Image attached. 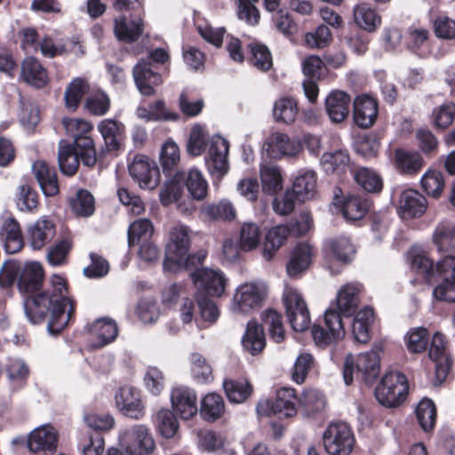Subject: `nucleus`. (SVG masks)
I'll return each mask as SVG.
<instances>
[{"instance_id": "f257e3e1", "label": "nucleus", "mask_w": 455, "mask_h": 455, "mask_svg": "<svg viewBox=\"0 0 455 455\" xmlns=\"http://www.w3.org/2000/svg\"><path fill=\"white\" fill-rule=\"evenodd\" d=\"M52 293L41 291L29 296L24 302L27 317L32 323H38L45 317L52 308L51 317L47 324L51 334L60 333L68 323L74 313L73 301L65 295L67 283L60 275L51 278Z\"/></svg>"}, {"instance_id": "f03ea898", "label": "nucleus", "mask_w": 455, "mask_h": 455, "mask_svg": "<svg viewBox=\"0 0 455 455\" xmlns=\"http://www.w3.org/2000/svg\"><path fill=\"white\" fill-rule=\"evenodd\" d=\"M190 246L189 228L183 225L173 227L169 231L168 242L165 246L164 270L176 273L202 265L206 255L203 252L189 253Z\"/></svg>"}, {"instance_id": "7ed1b4c3", "label": "nucleus", "mask_w": 455, "mask_h": 455, "mask_svg": "<svg viewBox=\"0 0 455 455\" xmlns=\"http://www.w3.org/2000/svg\"><path fill=\"white\" fill-rule=\"evenodd\" d=\"M262 324L255 321L247 323L245 333L242 339L244 349L252 355L260 354L266 347L264 327L267 329L269 337L276 343L285 339V330L283 315L275 309L268 308L261 313Z\"/></svg>"}, {"instance_id": "20e7f679", "label": "nucleus", "mask_w": 455, "mask_h": 455, "mask_svg": "<svg viewBox=\"0 0 455 455\" xmlns=\"http://www.w3.org/2000/svg\"><path fill=\"white\" fill-rule=\"evenodd\" d=\"M159 162L163 173L169 179L160 192L161 202L167 204L178 199L179 188L185 179V172L180 170V150L172 139L162 145Z\"/></svg>"}, {"instance_id": "39448f33", "label": "nucleus", "mask_w": 455, "mask_h": 455, "mask_svg": "<svg viewBox=\"0 0 455 455\" xmlns=\"http://www.w3.org/2000/svg\"><path fill=\"white\" fill-rule=\"evenodd\" d=\"M44 270L39 262L32 261L24 265L15 262L3 266L0 270V285L10 286L16 281L21 292L34 296L40 293L43 283Z\"/></svg>"}, {"instance_id": "423d86ee", "label": "nucleus", "mask_w": 455, "mask_h": 455, "mask_svg": "<svg viewBox=\"0 0 455 455\" xmlns=\"http://www.w3.org/2000/svg\"><path fill=\"white\" fill-rule=\"evenodd\" d=\"M170 60V55L164 48L151 51L147 59H141L134 67L133 76L136 85L142 95L156 94V86L162 84V76L154 70L153 63L164 64Z\"/></svg>"}, {"instance_id": "0eeeda50", "label": "nucleus", "mask_w": 455, "mask_h": 455, "mask_svg": "<svg viewBox=\"0 0 455 455\" xmlns=\"http://www.w3.org/2000/svg\"><path fill=\"white\" fill-rule=\"evenodd\" d=\"M379 356L373 351L359 354L356 357L351 354L347 355L343 366L346 385L353 383L354 376L366 385H371L379 375Z\"/></svg>"}, {"instance_id": "6e6552de", "label": "nucleus", "mask_w": 455, "mask_h": 455, "mask_svg": "<svg viewBox=\"0 0 455 455\" xmlns=\"http://www.w3.org/2000/svg\"><path fill=\"white\" fill-rule=\"evenodd\" d=\"M116 455H151L155 449V440L146 425L138 424L120 430Z\"/></svg>"}, {"instance_id": "1a4fd4ad", "label": "nucleus", "mask_w": 455, "mask_h": 455, "mask_svg": "<svg viewBox=\"0 0 455 455\" xmlns=\"http://www.w3.org/2000/svg\"><path fill=\"white\" fill-rule=\"evenodd\" d=\"M299 395L295 388L283 387L276 390L274 398L259 401L256 411L259 416L289 419L297 415Z\"/></svg>"}, {"instance_id": "9d476101", "label": "nucleus", "mask_w": 455, "mask_h": 455, "mask_svg": "<svg viewBox=\"0 0 455 455\" xmlns=\"http://www.w3.org/2000/svg\"><path fill=\"white\" fill-rule=\"evenodd\" d=\"M409 394L406 376L400 371L387 372L375 388V397L385 407L401 405Z\"/></svg>"}, {"instance_id": "9b49d317", "label": "nucleus", "mask_w": 455, "mask_h": 455, "mask_svg": "<svg viewBox=\"0 0 455 455\" xmlns=\"http://www.w3.org/2000/svg\"><path fill=\"white\" fill-rule=\"evenodd\" d=\"M311 335L318 347H327L345 336L344 323L340 314L328 308L322 319H317L311 328Z\"/></svg>"}, {"instance_id": "f8f14e48", "label": "nucleus", "mask_w": 455, "mask_h": 455, "mask_svg": "<svg viewBox=\"0 0 455 455\" xmlns=\"http://www.w3.org/2000/svg\"><path fill=\"white\" fill-rule=\"evenodd\" d=\"M323 443L325 451L331 455H349L354 449L355 438L347 423L337 421L328 425L323 435Z\"/></svg>"}, {"instance_id": "ddd939ff", "label": "nucleus", "mask_w": 455, "mask_h": 455, "mask_svg": "<svg viewBox=\"0 0 455 455\" xmlns=\"http://www.w3.org/2000/svg\"><path fill=\"white\" fill-rule=\"evenodd\" d=\"M62 124L67 132L74 138L75 147L85 150L83 164L91 167L95 164L96 151L92 139L89 136L92 125L83 119H63Z\"/></svg>"}, {"instance_id": "4468645a", "label": "nucleus", "mask_w": 455, "mask_h": 455, "mask_svg": "<svg viewBox=\"0 0 455 455\" xmlns=\"http://www.w3.org/2000/svg\"><path fill=\"white\" fill-rule=\"evenodd\" d=\"M355 251L349 238L346 236L330 238L323 247V266L332 275L338 274L339 269L336 267L349 263Z\"/></svg>"}, {"instance_id": "2eb2a0df", "label": "nucleus", "mask_w": 455, "mask_h": 455, "mask_svg": "<svg viewBox=\"0 0 455 455\" xmlns=\"http://www.w3.org/2000/svg\"><path fill=\"white\" fill-rule=\"evenodd\" d=\"M196 287V297H220L226 289L227 279L220 270L197 268L191 274Z\"/></svg>"}, {"instance_id": "dca6fc26", "label": "nucleus", "mask_w": 455, "mask_h": 455, "mask_svg": "<svg viewBox=\"0 0 455 455\" xmlns=\"http://www.w3.org/2000/svg\"><path fill=\"white\" fill-rule=\"evenodd\" d=\"M437 277L442 278L433 290L435 300L455 302V256L448 254L436 262Z\"/></svg>"}, {"instance_id": "f3484780", "label": "nucleus", "mask_w": 455, "mask_h": 455, "mask_svg": "<svg viewBox=\"0 0 455 455\" xmlns=\"http://www.w3.org/2000/svg\"><path fill=\"white\" fill-rule=\"evenodd\" d=\"M116 407L124 417L134 420L141 419L146 414L141 391L130 383L119 387Z\"/></svg>"}, {"instance_id": "a211bd4d", "label": "nucleus", "mask_w": 455, "mask_h": 455, "mask_svg": "<svg viewBox=\"0 0 455 455\" xmlns=\"http://www.w3.org/2000/svg\"><path fill=\"white\" fill-rule=\"evenodd\" d=\"M283 301L291 328L297 332L307 330L310 314L302 296L295 290H289L283 293Z\"/></svg>"}, {"instance_id": "6ab92c4d", "label": "nucleus", "mask_w": 455, "mask_h": 455, "mask_svg": "<svg viewBox=\"0 0 455 455\" xmlns=\"http://www.w3.org/2000/svg\"><path fill=\"white\" fill-rule=\"evenodd\" d=\"M129 173L141 188L154 189L161 181V173L156 163L144 155H137L128 166Z\"/></svg>"}, {"instance_id": "aec40b11", "label": "nucleus", "mask_w": 455, "mask_h": 455, "mask_svg": "<svg viewBox=\"0 0 455 455\" xmlns=\"http://www.w3.org/2000/svg\"><path fill=\"white\" fill-rule=\"evenodd\" d=\"M379 116V101L368 94L357 95L353 102V120L361 129L371 128Z\"/></svg>"}, {"instance_id": "412c9836", "label": "nucleus", "mask_w": 455, "mask_h": 455, "mask_svg": "<svg viewBox=\"0 0 455 455\" xmlns=\"http://www.w3.org/2000/svg\"><path fill=\"white\" fill-rule=\"evenodd\" d=\"M171 403L174 413L182 419H191L197 414V395L191 387L179 386L172 388Z\"/></svg>"}, {"instance_id": "4be33fe9", "label": "nucleus", "mask_w": 455, "mask_h": 455, "mask_svg": "<svg viewBox=\"0 0 455 455\" xmlns=\"http://www.w3.org/2000/svg\"><path fill=\"white\" fill-rule=\"evenodd\" d=\"M397 212L403 220L423 216L428 207L427 197L415 189H405L399 196Z\"/></svg>"}, {"instance_id": "5701e85b", "label": "nucleus", "mask_w": 455, "mask_h": 455, "mask_svg": "<svg viewBox=\"0 0 455 455\" xmlns=\"http://www.w3.org/2000/svg\"><path fill=\"white\" fill-rule=\"evenodd\" d=\"M229 145L227 140L220 135L212 136L209 148V160L206 161L212 175L218 178L225 176L229 169L228 155Z\"/></svg>"}, {"instance_id": "b1692460", "label": "nucleus", "mask_w": 455, "mask_h": 455, "mask_svg": "<svg viewBox=\"0 0 455 455\" xmlns=\"http://www.w3.org/2000/svg\"><path fill=\"white\" fill-rule=\"evenodd\" d=\"M392 162L396 171L406 176L417 175L425 165V161L419 152L402 148L394 150Z\"/></svg>"}, {"instance_id": "393cba45", "label": "nucleus", "mask_w": 455, "mask_h": 455, "mask_svg": "<svg viewBox=\"0 0 455 455\" xmlns=\"http://www.w3.org/2000/svg\"><path fill=\"white\" fill-rule=\"evenodd\" d=\"M144 32V21L140 14L130 13L116 19V37L127 44L136 42Z\"/></svg>"}, {"instance_id": "a878e982", "label": "nucleus", "mask_w": 455, "mask_h": 455, "mask_svg": "<svg viewBox=\"0 0 455 455\" xmlns=\"http://www.w3.org/2000/svg\"><path fill=\"white\" fill-rule=\"evenodd\" d=\"M55 234V224L43 217L28 228V241L34 250H41L53 239Z\"/></svg>"}, {"instance_id": "bb28decb", "label": "nucleus", "mask_w": 455, "mask_h": 455, "mask_svg": "<svg viewBox=\"0 0 455 455\" xmlns=\"http://www.w3.org/2000/svg\"><path fill=\"white\" fill-rule=\"evenodd\" d=\"M58 433L51 425H43L30 432L28 447L33 452L53 451L57 447Z\"/></svg>"}, {"instance_id": "cd10ccee", "label": "nucleus", "mask_w": 455, "mask_h": 455, "mask_svg": "<svg viewBox=\"0 0 455 455\" xmlns=\"http://www.w3.org/2000/svg\"><path fill=\"white\" fill-rule=\"evenodd\" d=\"M351 96L343 91H333L325 99V109L331 121L342 123L349 115Z\"/></svg>"}, {"instance_id": "c85d7f7f", "label": "nucleus", "mask_w": 455, "mask_h": 455, "mask_svg": "<svg viewBox=\"0 0 455 455\" xmlns=\"http://www.w3.org/2000/svg\"><path fill=\"white\" fill-rule=\"evenodd\" d=\"M86 330L92 335V348H101L114 340V320L111 317L98 318L87 324Z\"/></svg>"}, {"instance_id": "c756f323", "label": "nucleus", "mask_w": 455, "mask_h": 455, "mask_svg": "<svg viewBox=\"0 0 455 455\" xmlns=\"http://www.w3.org/2000/svg\"><path fill=\"white\" fill-rule=\"evenodd\" d=\"M84 153H85V150L60 140L59 143L58 163L61 172L68 176L74 175L77 171L79 162L83 163Z\"/></svg>"}, {"instance_id": "7c9ffc66", "label": "nucleus", "mask_w": 455, "mask_h": 455, "mask_svg": "<svg viewBox=\"0 0 455 455\" xmlns=\"http://www.w3.org/2000/svg\"><path fill=\"white\" fill-rule=\"evenodd\" d=\"M361 288L356 283H347L339 289L337 295V311L341 316L350 317L355 315L360 304Z\"/></svg>"}, {"instance_id": "2f4dec72", "label": "nucleus", "mask_w": 455, "mask_h": 455, "mask_svg": "<svg viewBox=\"0 0 455 455\" xmlns=\"http://www.w3.org/2000/svg\"><path fill=\"white\" fill-rule=\"evenodd\" d=\"M263 299V291L254 283L240 285L234 297L239 310L243 313H249L260 307Z\"/></svg>"}, {"instance_id": "473e14b6", "label": "nucleus", "mask_w": 455, "mask_h": 455, "mask_svg": "<svg viewBox=\"0 0 455 455\" xmlns=\"http://www.w3.org/2000/svg\"><path fill=\"white\" fill-rule=\"evenodd\" d=\"M292 229L287 225L271 228L265 235L262 255L266 260H271L277 251L285 243Z\"/></svg>"}, {"instance_id": "72a5a7b5", "label": "nucleus", "mask_w": 455, "mask_h": 455, "mask_svg": "<svg viewBox=\"0 0 455 455\" xmlns=\"http://www.w3.org/2000/svg\"><path fill=\"white\" fill-rule=\"evenodd\" d=\"M430 33L427 28L410 27L405 34L407 48L419 57L426 58L432 52Z\"/></svg>"}, {"instance_id": "f704fd0d", "label": "nucleus", "mask_w": 455, "mask_h": 455, "mask_svg": "<svg viewBox=\"0 0 455 455\" xmlns=\"http://www.w3.org/2000/svg\"><path fill=\"white\" fill-rule=\"evenodd\" d=\"M32 172L46 196H54L59 193L57 174L53 168L44 161H36L32 164Z\"/></svg>"}, {"instance_id": "c9c22d12", "label": "nucleus", "mask_w": 455, "mask_h": 455, "mask_svg": "<svg viewBox=\"0 0 455 455\" xmlns=\"http://www.w3.org/2000/svg\"><path fill=\"white\" fill-rule=\"evenodd\" d=\"M374 318V311L370 307H364L355 314L352 323V332L357 342L366 344L371 339V326Z\"/></svg>"}, {"instance_id": "e433bc0d", "label": "nucleus", "mask_w": 455, "mask_h": 455, "mask_svg": "<svg viewBox=\"0 0 455 455\" xmlns=\"http://www.w3.org/2000/svg\"><path fill=\"white\" fill-rule=\"evenodd\" d=\"M210 134L205 126L196 124L189 132L186 143L187 154L191 157H196L203 155L207 148L211 146Z\"/></svg>"}, {"instance_id": "4c0bfd02", "label": "nucleus", "mask_w": 455, "mask_h": 455, "mask_svg": "<svg viewBox=\"0 0 455 455\" xmlns=\"http://www.w3.org/2000/svg\"><path fill=\"white\" fill-rule=\"evenodd\" d=\"M312 248L307 243H299L293 250L291 257L286 265L289 276L297 277L306 271L311 264Z\"/></svg>"}, {"instance_id": "58836bf2", "label": "nucleus", "mask_w": 455, "mask_h": 455, "mask_svg": "<svg viewBox=\"0 0 455 455\" xmlns=\"http://www.w3.org/2000/svg\"><path fill=\"white\" fill-rule=\"evenodd\" d=\"M433 241L439 251L455 253V223L449 220L440 221L434 231Z\"/></svg>"}, {"instance_id": "ea45409f", "label": "nucleus", "mask_w": 455, "mask_h": 455, "mask_svg": "<svg viewBox=\"0 0 455 455\" xmlns=\"http://www.w3.org/2000/svg\"><path fill=\"white\" fill-rule=\"evenodd\" d=\"M371 201L361 196L349 195L340 204V212L348 220H362L369 212Z\"/></svg>"}, {"instance_id": "a19ab883", "label": "nucleus", "mask_w": 455, "mask_h": 455, "mask_svg": "<svg viewBox=\"0 0 455 455\" xmlns=\"http://www.w3.org/2000/svg\"><path fill=\"white\" fill-rule=\"evenodd\" d=\"M1 236L7 253L13 254L23 247V237L20 224L12 218L6 219L2 226Z\"/></svg>"}, {"instance_id": "79ce46f5", "label": "nucleus", "mask_w": 455, "mask_h": 455, "mask_svg": "<svg viewBox=\"0 0 455 455\" xmlns=\"http://www.w3.org/2000/svg\"><path fill=\"white\" fill-rule=\"evenodd\" d=\"M411 270L422 279L425 283L432 284L437 280L436 263L425 253L419 252L411 255Z\"/></svg>"}, {"instance_id": "37998d69", "label": "nucleus", "mask_w": 455, "mask_h": 455, "mask_svg": "<svg viewBox=\"0 0 455 455\" xmlns=\"http://www.w3.org/2000/svg\"><path fill=\"white\" fill-rule=\"evenodd\" d=\"M225 410V402L220 395L209 393L202 398L200 415L204 420L213 423L224 415Z\"/></svg>"}, {"instance_id": "c03bdc74", "label": "nucleus", "mask_w": 455, "mask_h": 455, "mask_svg": "<svg viewBox=\"0 0 455 455\" xmlns=\"http://www.w3.org/2000/svg\"><path fill=\"white\" fill-rule=\"evenodd\" d=\"M21 76L29 84L42 88L48 83V75L41 63L33 57L26 58L21 66Z\"/></svg>"}, {"instance_id": "a18cd8bd", "label": "nucleus", "mask_w": 455, "mask_h": 455, "mask_svg": "<svg viewBox=\"0 0 455 455\" xmlns=\"http://www.w3.org/2000/svg\"><path fill=\"white\" fill-rule=\"evenodd\" d=\"M223 387L232 403H244L253 393V386L246 379H227L223 381Z\"/></svg>"}, {"instance_id": "49530a36", "label": "nucleus", "mask_w": 455, "mask_h": 455, "mask_svg": "<svg viewBox=\"0 0 455 455\" xmlns=\"http://www.w3.org/2000/svg\"><path fill=\"white\" fill-rule=\"evenodd\" d=\"M420 185L427 196L438 200L445 188L444 175L441 171L430 168L421 177Z\"/></svg>"}, {"instance_id": "de8ad7c7", "label": "nucleus", "mask_w": 455, "mask_h": 455, "mask_svg": "<svg viewBox=\"0 0 455 455\" xmlns=\"http://www.w3.org/2000/svg\"><path fill=\"white\" fill-rule=\"evenodd\" d=\"M350 163V156L347 150H336L324 153L321 157V165L327 174H341L346 172Z\"/></svg>"}, {"instance_id": "09e8293b", "label": "nucleus", "mask_w": 455, "mask_h": 455, "mask_svg": "<svg viewBox=\"0 0 455 455\" xmlns=\"http://www.w3.org/2000/svg\"><path fill=\"white\" fill-rule=\"evenodd\" d=\"M183 185L186 186L191 196L196 200H202L207 195L208 184L201 172L196 168H191L188 173L185 172V179L180 184L179 194Z\"/></svg>"}, {"instance_id": "8fccbe9b", "label": "nucleus", "mask_w": 455, "mask_h": 455, "mask_svg": "<svg viewBox=\"0 0 455 455\" xmlns=\"http://www.w3.org/2000/svg\"><path fill=\"white\" fill-rule=\"evenodd\" d=\"M382 135L379 132H371L360 136L355 141V151L364 158L377 157L381 147Z\"/></svg>"}, {"instance_id": "3c124183", "label": "nucleus", "mask_w": 455, "mask_h": 455, "mask_svg": "<svg viewBox=\"0 0 455 455\" xmlns=\"http://www.w3.org/2000/svg\"><path fill=\"white\" fill-rule=\"evenodd\" d=\"M317 176L314 171H307L296 177L292 191L296 199L305 201L314 196L316 188Z\"/></svg>"}, {"instance_id": "603ef678", "label": "nucleus", "mask_w": 455, "mask_h": 455, "mask_svg": "<svg viewBox=\"0 0 455 455\" xmlns=\"http://www.w3.org/2000/svg\"><path fill=\"white\" fill-rule=\"evenodd\" d=\"M430 333L425 327L411 328L404 336L408 351L411 354H420L428 348Z\"/></svg>"}, {"instance_id": "864d4df0", "label": "nucleus", "mask_w": 455, "mask_h": 455, "mask_svg": "<svg viewBox=\"0 0 455 455\" xmlns=\"http://www.w3.org/2000/svg\"><path fill=\"white\" fill-rule=\"evenodd\" d=\"M416 418L425 432L431 431L436 423V407L435 403L429 398H423L418 403L416 410Z\"/></svg>"}, {"instance_id": "5fc2aeb1", "label": "nucleus", "mask_w": 455, "mask_h": 455, "mask_svg": "<svg viewBox=\"0 0 455 455\" xmlns=\"http://www.w3.org/2000/svg\"><path fill=\"white\" fill-rule=\"evenodd\" d=\"M191 372L194 379L200 384H209L213 381L212 367L207 359L200 353H193L190 356Z\"/></svg>"}, {"instance_id": "6e6d98bb", "label": "nucleus", "mask_w": 455, "mask_h": 455, "mask_svg": "<svg viewBox=\"0 0 455 455\" xmlns=\"http://www.w3.org/2000/svg\"><path fill=\"white\" fill-rule=\"evenodd\" d=\"M17 207L22 212H33L39 204L38 194L27 182L17 186L14 193Z\"/></svg>"}, {"instance_id": "4d7b16f0", "label": "nucleus", "mask_w": 455, "mask_h": 455, "mask_svg": "<svg viewBox=\"0 0 455 455\" xmlns=\"http://www.w3.org/2000/svg\"><path fill=\"white\" fill-rule=\"evenodd\" d=\"M324 395L316 389H307L299 396V405L302 407L307 416H314L325 408Z\"/></svg>"}, {"instance_id": "13d9d810", "label": "nucleus", "mask_w": 455, "mask_h": 455, "mask_svg": "<svg viewBox=\"0 0 455 455\" xmlns=\"http://www.w3.org/2000/svg\"><path fill=\"white\" fill-rule=\"evenodd\" d=\"M262 190L267 195H275L283 188V178L280 170L275 165H264L260 169Z\"/></svg>"}, {"instance_id": "bf43d9fd", "label": "nucleus", "mask_w": 455, "mask_h": 455, "mask_svg": "<svg viewBox=\"0 0 455 455\" xmlns=\"http://www.w3.org/2000/svg\"><path fill=\"white\" fill-rule=\"evenodd\" d=\"M248 48L251 53L249 61L253 67L262 72H267L272 68V54L265 44L251 43Z\"/></svg>"}, {"instance_id": "052dcab7", "label": "nucleus", "mask_w": 455, "mask_h": 455, "mask_svg": "<svg viewBox=\"0 0 455 455\" xmlns=\"http://www.w3.org/2000/svg\"><path fill=\"white\" fill-rule=\"evenodd\" d=\"M154 234L152 222L148 219H141L132 222L128 229V243L130 246L151 240Z\"/></svg>"}, {"instance_id": "680f3d73", "label": "nucleus", "mask_w": 455, "mask_h": 455, "mask_svg": "<svg viewBox=\"0 0 455 455\" xmlns=\"http://www.w3.org/2000/svg\"><path fill=\"white\" fill-rule=\"evenodd\" d=\"M175 415L174 411L168 409H162L156 414V425L157 430L166 439L174 437L179 430L180 425Z\"/></svg>"}, {"instance_id": "e2e57ef3", "label": "nucleus", "mask_w": 455, "mask_h": 455, "mask_svg": "<svg viewBox=\"0 0 455 455\" xmlns=\"http://www.w3.org/2000/svg\"><path fill=\"white\" fill-rule=\"evenodd\" d=\"M355 180L363 190L369 193H379L383 188V180L380 175L366 167L356 171Z\"/></svg>"}, {"instance_id": "0e129e2a", "label": "nucleus", "mask_w": 455, "mask_h": 455, "mask_svg": "<svg viewBox=\"0 0 455 455\" xmlns=\"http://www.w3.org/2000/svg\"><path fill=\"white\" fill-rule=\"evenodd\" d=\"M354 14L356 23L368 32L375 31L381 23V18L377 12L365 4L358 5Z\"/></svg>"}, {"instance_id": "69168bd1", "label": "nucleus", "mask_w": 455, "mask_h": 455, "mask_svg": "<svg viewBox=\"0 0 455 455\" xmlns=\"http://www.w3.org/2000/svg\"><path fill=\"white\" fill-rule=\"evenodd\" d=\"M94 197L88 190L80 189L70 200V206L76 215L89 217L94 212Z\"/></svg>"}, {"instance_id": "338daca9", "label": "nucleus", "mask_w": 455, "mask_h": 455, "mask_svg": "<svg viewBox=\"0 0 455 455\" xmlns=\"http://www.w3.org/2000/svg\"><path fill=\"white\" fill-rule=\"evenodd\" d=\"M89 84L82 78L74 79L65 92L66 107L74 111L78 107L82 97L88 92Z\"/></svg>"}, {"instance_id": "774afa93", "label": "nucleus", "mask_w": 455, "mask_h": 455, "mask_svg": "<svg viewBox=\"0 0 455 455\" xmlns=\"http://www.w3.org/2000/svg\"><path fill=\"white\" fill-rule=\"evenodd\" d=\"M73 246L69 236L60 239L52 245L47 253V260L52 266H60L67 263L68 253Z\"/></svg>"}]
</instances>
